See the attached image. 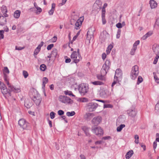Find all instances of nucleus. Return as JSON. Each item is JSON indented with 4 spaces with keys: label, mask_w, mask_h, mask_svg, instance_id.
Here are the masks:
<instances>
[{
    "label": "nucleus",
    "mask_w": 159,
    "mask_h": 159,
    "mask_svg": "<svg viewBox=\"0 0 159 159\" xmlns=\"http://www.w3.org/2000/svg\"><path fill=\"white\" fill-rule=\"evenodd\" d=\"M131 71L133 72L137 73V74H139V70L138 66L137 65H135L133 66L132 68Z\"/></svg>",
    "instance_id": "23"
},
{
    "label": "nucleus",
    "mask_w": 159,
    "mask_h": 159,
    "mask_svg": "<svg viewBox=\"0 0 159 159\" xmlns=\"http://www.w3.org/2000/svg\"><path fill=\"white\" fill-rule=\"evenodd\" d=\"M57 50H52L51 53L47 56L48 57L50 58L51 57L55 58L57 55Z\"/></svg>",
    "instance_id": "20"
},
{
    "label": "nucleus",
    "mask_w": 159,
    "mask_h": 159,
    "mask_svg": "<svg viewBox=\"0 0 159 159\" xmlns=\"http://www.w3.org/2000/svg\"><path fill=\"white\" fill-rule=\"evenodd\" d=\"M155 110L157 112H159V100L157 102L155 106Z\"/></svg>",
    "instance_id": "38"
},
{
    "label": "nucleus",
    "mask_w": 159,
    "mask_h": 159,
    "mask_svg": "<svg viewBox=\"0 0 159 159\" xmlns=\"http://www.w3.org/2000/svg\"><path fill=\"white\" fill-rule=\"evenodd\" d=\"M116 26L118 28H121L123 27L122 24H121V23H118L117 24H116Z\"/></svg>",
    "instance_id": "54"
},
{
    "label": "nucleus",
    "mask_w": 159,
    "mask_h": 159,
    "mask_svg": "<svg viewBox=\"0 0 159 159\" xmlns=\"http://www.w3.org/2000/svg\"><path fill=\"white\" fill-rule=\"evenodd\" d=\"M152 50L159 49V45L157 44H154L152 47Z\"/></svg>",
    "instance_id": "35"
},
{
    "label": "nucleus",
    "mask_w": 159,
    "mask_h": 159,
    "mask_svg": "<svg viewBox=\"0 0 159 159\" xmlns=\"http://www.w3.org/2000/svg\"><path fill=\"white\" fill-rule=\"evenodd\" d=\"M54 44H51L50 45H48L47 47V50H50L53 47Z\"/></svg>",
    "instance_id": "53"
},
{
    "label": "nucleus",
    "mask_w": 159,
    "mask_h": 159,
    "mask_svg": "<svg viewBox=\"0 0 159 159\" xmlns=\"http://www.w3.org/2000/svg\"><path fill=\"white\" fill-rule=\"evenodd\" d=\"M40 68L41 70L43 71H44L45 70L46 67L44 64H43L40 66Z\"/></svg>",
    "instance_id": "37"
},
{
    "label": "nucleus",
    "mask_w": 159,
    "mask_h": 159,
    "mask_svg": "<svg viewBox=\"0 0 159 159\" xmlns=\"http://www.w3.org/2000/svg\"><path fill=\"white\" fill-rule=\"evenodd\" d=\"M91 129L93 133L98 136H100L103 134V130L100 127L94 125L92 127Z\"/></svg>",
    "instance_id": "3"
},
{
    "label": "nucleus",
    "mask_w": 159,
    "mask_h": 159,
    "mask_svg": "<svg viewBox=\"0 0 159 159\" xmlns=\"http://www.w3.org/2000/svg\"><path fill=\"white\" fill-rule=\"evenodd\" d=\"M139 41L137 40L136 41L133 45V50H136L137 46L139 43Z\"/></svg>",
    "instance_id": "33"
},
{
    "label": "nucleus",
    "mask_w": 159,
    "mask_h": 159,
    "mask_svg": "<svg viewBox=\"0 0 159 159\" xmlns=\"http://www.w3.org/2000/svg\"><path fill=\"white\" fill-rule=\"evenodd\" d=\"M153 74H154V78L155 81H156V82L157 83H159V79L158 78L157 75L156 74H155L154 72L153 73Z\"/></svg>",
    "instance_id": "45"
},
{
    "label": "nucleus",
    "mask_w": 159,
    "mask_h": 159,
    "mask_svg": "<svg viewBox=\"0 0 159 159\" xmlns=\"http://www.w3.org/2000/svg\"><path fill=\"white\" fill-rule=\"evenodd\" d=\"M4 33V30H0V39H3L4 38L3 33Z\"/></svg>",
    "instance_id": "46"
},
{
    "label": "nucleus",
    "mask_w": 159,
    "mask_h": 159,
    "mask_svg": "<svg viewBox=\"0 0 159 159\" xmlns=\"http://www.w3.org/2000/svg\"><path fill=\"white\" fill-rule=\"evenodd\" d=\"M64 93L66 95H68L69 96H72L73 97H75V95H74L71 91L69 90H66L64 91Z\"/></svg>",
    "instance_id": "28"
},
{
    "label": "nucleus",
    "mask_w": 159,
    "mask_h": 159,
    "mask_svg": "<svg viewBox=\"0 0 159 159\" xmlns=\"http://www.w3.org/2000/svg\"><path fill=\"white\" fill-rule=\"evenodd\" d=\"M57 40V38L56 36H54L51 39L50 42H55Z\"/></svg>",
    "instance_id": "48"
},
{
    "label": "nucleus",
    "mask_w": 159,
    "mask_h": 159,
    "mask_svg": "<svg viewBox=\"0 0 159 159\" xmlns=\"http://www.w3.org/2000/svg\"><path fill=\"white\" fill-rule=\"evenodd\" d=\"M20 10H17L16 11L14 14V16L16 18H18L20 16Z\"/></svg>",
    "instance_id": "25"
},
{
    "label": "nucleus",
    "mask_w": 159,
    "mask_h": 159,
    "mask_svg": "<svg viewBox=\"0 0 159 159\" xmlns=\"http://www.w3.org/2000/svg\"><path fill=\"white\" fill-rule=\"evenodd\" d=\"M122 76V71L120 69H117L115 72L114 79L116 80H118V78L121 77Z\"/></svg>",
    "instance_id": "14"
},
{
    "label": "nucleus",
    "mask_w": 159,
    "mask_h": 159,
    "mask_svg": "<svg viewBox=\"0 0 159 159\" xmlns=\"http://www.w3.org/2000/svg\"><path fill=\"white\" fill-rule=\"evenodd\" d=\"M67 1V0H62V2L59 3V6H61L64 5L66 3Z\"/></svg>",
    "instance_id": "51"
},
{
    "label": "nucleus",
    "mask_w": 159,
    "mask_h": 159,
    "mask_svg": "<svg viewBox=\"0 0 159 159\" xmlns=\"http://www.w3.org/2000/svg\"><path fill=\"white\" fill-rule=\"evenodd\" d=\"M18 124L23 129H30V124L26 122L25 120L23 119H20L19 120Z\"/></svg>",
    "instance_id": "5"
},
{
    "label": "nucleus",
    "mask_w": 159,
    "mask_h": 159,
    "mask_svg": "<svg viewBox=\"0 0 159 159\" xmlns=\"http://www.w3.org/2000/svg\"><path fill=\"white\" fill-rule=\"evenodd\" d=\"M152 33H153L152 31H149L148 32L142 37V39L143 40L146 39L147 38L151 36L152 34Z\"/></svg>",
    "instance_id": "24"
},
{
    "label": "nucleus",
    "mask_w": 159,
    "mask_h": 159,
    "mask_svg": "<svg viewBox=\"0 0 159 159\" xmlns=\"http://www.w3.org/2000/svg\"><path fill=\"white\" fill-rule=\"evenodd\" d=\"M3 71L4 74H9V70L7 67H4Z\"/></svg>",
    "instance_id": "41"
},
{
    "label": "nucleus",
    "mask_w": 159,
    "mask_h": 159,
    "mask_svg": "<svg viewBox=\"0 0 159 159\" xmlns=\"http://www.w3.org/2000/svg\"><path fill=\"white\" fill-rule=\"evenodd\" d=\"M102 16H105L106 11L105 9L102 8Z\"/></svg>",
    "instance_id": "58"
},
{
    "label": "nucleus",
    "mask_w": 159,
    "mask_h": 159,
    "mask_svg": "<svg viewBox=\"0 0 159 159\" xmlns=\"http://www.w3.org/2000/svg\"><path fill=\"white\" fill-rule=\"evenodd\" d=\"M8 88H9V90H11L12 91H13L14 92H16V93L19 92L20 91V89H19L18 88H14L11 84L10 85V87H9V86H8Z\"/></svg>",
    "instance_id": "19"
},
{
    "label": "nucleus",
    "mask_w": 159,
    "mask_h": 159,
    "mask_svg": "<svg viewBox=\"0 0 159 159\" xmlns=\"http://www.w3.org/2000/svg\"><path fill=\"white\" fill-rule=\"evenodd\" d=\"M81 24H80V23L77 21L75 23V28L76 29H78V28L79 27V26H80Z\"/></svg>",
    "instance_id": "40"
},
{
    "label": "nucleus",
    "mask_w": 159,
    "mask_h": 159,
    "mask_svg": "<svg viewBox=\"0 0 159 159\" xmlns=\"http://www.w3.org/2000/svg\"><path fill=\"white\" fill-rule=\"evenodd\" d=\"M98 106L96 103H89L87 105V109L90 111H94Z\"/></svg>",
    "instance_id": "8"
},
{
    "label": "nucleus",
    "mask_w": 159,
    "mask_h": 159,
    "mask_svg": "<svg viewBox=\"0 0 159 159\" xmlns=\"http://www.w3.org/2000/svg\"><path fill=\"white\" fill-rule=\"evenodd\" d=\"M25 106L27 108H29L31 106V104H28L25 101Z\"/></svg>",
    "instance_id": "55"
},
{
    "label": "nucleus",
    "mask_w": 159,
    "mask_h": 159,
    "mask_svg": "<svg viewBox=\"0 0 159 159\" xmlns=\"http://www.w3.org/2000/svg\"><path fill=\"white\" fill-rule=\"evenodd\" d=\"M43 84L42 86V89L44 91V88L45 86V84L48 82V79L47 77H44L43 80Z\"/></svg>",
    "instance_id": "21"
},
{
    "label": "nucleus",
    "mask_w": 159,
    "mask_h": 159,
    "mask_svg": "<svg viewBox=\"0 0 159 159\" xmlns=\"http://www.w3.org/2000/svg\"><path fill=\"white\" fill-rule=\"evenodd\" d=\"M156 56L154 59L153 63L154 64H157L158 60V59L159 58V52L157 54H156Z\"/></svg>",
    "instance_id": "30"
},
{
    "label": "nucleus",
    "mask_w": 159,
    "mask_h": 159,
    "mask_svg": "<svg viewBox=\"0 0 159 159\" xmlns=\"http://www.w3.org/2000/svg\"><path fill=\"white\" fill-rule=\"evenodd\" d=\"M137 111L134 108H132L127 111V114L132 117H134L137 114Z\"/></svg>",
    "instance_id": "10"
},
{
    "label": "nucleus",
    "mask_w": 159,
    "mask_h": 159,
    "mask_svg": "<svg viewBox=\"0 0 159 159\" xmlns=\"http://www.w3.org/2000/svg\"><path fill=\"white\" fill-rule=\"evenodd\" d=\"M149 4L152 9L155 8L157 7V3L154 0H150Z\"/></svg>",
    "instance_id": "17"
},
{
    "label": "nucleus",
    "mask_w": 159,
    "mask_h": 159,
    "mask_svg": "<svg viewBox=\"0 0 159 159\" xmlns=\"http://www.w3.org/2000/svg\"><path fill=\"white\" fill-rule=\"evenodd\" d=\"M157 142L156 141H154L153 143V148L155 153H156L155 149L157 147Z\"/></svg>",
    "instance_id": "42"
},
{
    "label": "nucleus",
    "mask_w": 159,
    "mask_h": 159,
    "mask_svg": "<svg viewBox=\"0 0 159 159\" xmlns=\"http://www.w3.org/2000/svg\"><path fill=\"white\" fill-rule=\"evenodd\" d=\"M88 101V99L85 98H82L80 99V101L82 102H87Z\"/></svg>",
    "instance_id": "52"
},
{
    "label": "nucleus",
    "mask_w": 159,
    "mask_h": 159,
    "mask_svg": "<svg viewBox=\"0 0 159 159\" xmlns=\"http://www.w3.org/2000/svg\"><path fill=\"white\" fill-rule=\"evenodd\" d=\"M0 89L3 95L7 94L8 93V90L5 84L0 81Z\"/></svg>",
    "instance_id": "9"
},
{
    "label": "nucleus",
    "mask_w": 159,
    "mask_h": 159,
    "mask_svg": "<svg viewBox=\"0 0 159 159\" xmlns=\"http://www.w3.org/2000/svg\"><path fill=\"white\" fill-rule=\"evenodd\" d=\"M89 129V128L85 127L83 128V130L84 131L86 135L87 136H89V133H88Z\"/></svg>",
    "instance_id": "32"
},
{
    "label": "nucleus",
    "mask_w": 159,
    "mask_h": 159,
    "mask_svg": "<svg viewBox=\"0 0 159 159\" xmlns=\"http://www.w3.org/2000/svg\"><path fill=\"white\" fill-rule=\"evenodd\" d=\"M133 153L134 152L132 150L129 151L125 155V158L126 159H129L131 157Z\"/></svg>",
    "instance_id": "22"
},
{
    "label": "nucleus",
    "mask_w": 159,
    "mask_h": 159,
    "mask_svg": "<svg viewBox=\"0 0 159 159\" xmlns=\"http://www.w3.org/2000/svg\"><path fill=\"white\" fill-rule=\"evenodd\" d=\"M59 101L63 103L68 104H71L73 102V101L70 98L65 96H60L59 97Z\"/></svg>",
    "instance_id": "6"
},
{
    "label": "nucleus",
    "mask_w": 159,
    "mask_h": 159,
    "mask_svg": "<svg viewBox=\"0 0 159 159\" xmlns=\"http://www.w3.org/2000/svg\"><path fill=\"white\" fill-rule=\"evenodd\" d=\"M23 75L24 76V77L25 78H27V77L28 76V72L26 71H25V70L23 71Z\"/></svg>",
    "instance_id": "43"
},
{
    "label": "nucleus",
    "mask_w": 159,
    "mask_h": 159,
    "mask_svg": "<svg viewBox=\"0 0 159 159\" xmlns=\"http://www.w3.org/2000/svg\"><path fill=\"white\" fill-rule=\"evenodd\" d=\"M143 80V79L142 78L141 76H139L138 79L137 84H139L142 82Z\"/></svg>",
    "instance_id": "39"
},
{
    "label": "nucleus",
    "mask_w": 159,
    "mask_h": 159,
    "mask_svg": "<svg viewBox=\"0 0 159 159\" xmlns=\"http://www.w3.org/2000/svg\"><path fill=\"white\" fill-rule=\"evenodd\" d=\"M55 113L53 112H51L50 113V116L51 119H53L55 117Z\"/></svg>",
    "instance_id": "47"
},
{
    "label": "nucleus",
    "mask_w": 159,
    "mask_h": 159,
    "mask_svg": "<svg viewBox=\"0 0 159 159\" xmlns=\"http://www.w3.org/2000/svg\"><path fill=\"white\" fill-rule=\"evenodd\" d=\"M71 58L73 59L75 63L78 62L82 59L81 56L80 54L79 50H77V52L74 51L71 54Z\"/></svg>",
    "instance_id": "2"
},
{
    "label": "nucleus",
    "mask_w": 159,
    "mask_h": 159,
    "mask_svg": "<svg viewBox=\"0 0 159 159\" xmlns=\"http://www.w3.org/2000/svg\"><path fill=\"white\" fill-rule=\"evenodd\" d=\"M66 115L68 116H72L75 114V112L74 111H72L71 112H67L66 113Z\"/></svg>",
    "instance_id": "36"
},
{
    "label": "nucleus",
    "mask_w": 159,
    "mask_h": 159,
    "mask_svg": "<svg viewBox=\"0 0 159 159\" xmlns=\"http://www.w3.org/2000/svg\"><path fill=\"white\" fill-rule=\"evenodd\" d=\"M88 87L85 84H82L79 86L78 90L82 95H84L88 91Z\"/></svg>",
    "instance_id": "4"
},
{
    "label": "nucleus",
    "mask_w": 159,
    "mask_h": 159,
    "mask_svg": "<svg viewBox=\"0 0 159 159\" xmlns=\"http://www.w3.org/2000/svg\"><path fill=\"white\" fill-rule=\"evenodd\" d=\"M93 39V34L88 31L87 34V37L85 42L86 44H89L90 43L91 41H92Z\"/></svg>",
    "instance_id": "7"
},
{
    "label": "nucleus",
    "mask_w": 159,
    "mask_h": 159,
    "mask_svg": "<svg viewBox=\"0 0 159 159\" xmlns=\"http://www.w3.org/2000/svg\"><path fill=\"white\" fill-rule=\"evenodd\" d=\"M102 24L104 25L106 23V20L105 18V16H102Z\"/></svg>",
    "instance_id": "49"
},
{
    "label": "nucleus",
    "mask_w": 159,
    "mask_h": 159,
    "mask_svg": "<svg viewBox=\"0 0 159 159\" xmlns=\"http://www.w3.org/2000/svg\"><path fill=\"white\" fill-rule=\"evenodd\" d=\"M111 92L108 89L102 90L100 93V95L104 98H107L110 96Z\"/></svg>",
    "instance_id": "13"
},
{
    "label": "nucleus",
    "mask_w": 159,
    "mask_h": 159,
    "mask_svg": "<svg viewBox=\"0 0 159 159\" xmlns=\"http://www.w3.org/2000/svg\"><path fill=\"white\" fill-rule=\"evenodd\" d=\"M125 127V125L124 124H121L119 126L117 127V130L118 132L120 131L122 129Z\"/></svg>",
    "instance_id": "31"
},
{
    "label": "nucleus",
    "mask_w": 159,
    "mask_h": 159,
    "mask_svg": "<svg viewBox=\"0 0 159 159\" xmlns=\"http://www.w3.org/2000/svg\"><path fill=\"white\" fill-rule=\"evenodd\" d=\"M40 50H35L34 52V56L35 58H36V55L38 53Z\"/></svg>",
    "instance_id": "61"
},
{
    "label": "nucleus",
    "mask_w": 159,
    "mask_h": 159,
    "mask_svg": "<svg viewBox=\"0 0 159 159\" xmlns=\"http://www.w3.org/2000/svg\"><path fill=\"white\" fill-rule=\"evenodd\" d=\"M97 77L98 79L99 80H103L104 79V76L101 74L97 75Z\"/></svg>",
    "instance_id": "34"
},
{
    "label": "nucleus",
    "mask_w": 159,
    "mask_h": 159,
    "mask_svg": "<svg viewBox=\"0 0 159 159\" xmlns=\"http://www.w3.org/2000/svg\"><path fill=\"white\" fill-rule=\"evenodd\" d=\"M92 83L94 85H102L103 84V83L100 81H95L92 82Z\"/></svg>",
    "instance_id": "29"
},
{
    "label": "nucleus",
    "mask_w": 159,
    "mask_h": 159,
    "mask_svg": "<svg viewBox=\"0 0 159 159\" xmlns=\"http://www.w3.org/2000/svg\"><path fill=\"white\" fill-rule=\"evenodd\" d=\"M84 20V16H82L77 20V21L80 23V24H82L83 21Z\"/></svg>",
    "instance_id": "44"
},
{
    "label": "nucleus",
    "mask_w": 159,
    "mask_h": 159,
    "mask_svg": "<svg viewBox=\"0 0 159 159\" xmlns=\"http://www.w3.org/2000/svg\"><path fill=\"white\" fill-rule=\"evenodd\" d=\"M4 80L5 81V82L6 84H7L8 86H10V85L11 84H10L9 83L8 80V77L7 75L5 74L4 75Z\"/></svg>",
    "instance_id": "27"
},
{
    "label": "nucleus",
    "mask_w": 159,
    "mask_h": 159,
    "mask_svg": "<svg viewBox=\"0 0 159 159\" xmlns=\"http://www.w3.org/2000/svg\"><path fill=\"white\" fill-rule=\"evenodd\" d=\"M102 118L101 116H98L94 117L92 120V123L96 125H98L101 121Z\"/></svg>",
    "instance_id": "12"
},
{
    "label": "nucleus",
    "mask_w": 159,
    "mask_h": 159,
    "mask_svg": "<svg viewBox=\"0 0 159 159\" xmlns=\"http://www.w3.org/2000/svg\"><path fill=\"white\" fill-rule=\"evenodd\" d=\"M24 48H25V47H17V46H16L15 50H22Z\"/></svg>",
    "instance_id": "59"
},
{
    "label": "nucleus",
    "mask_w": 159,
    "mask_h": 159,
    "mask_svg": "<svg viewBox=\"0 0 159 159\" xmlns=\"http://www.w3.org/2000/svg\"><path fill=\"white\" fill-rule=\"evenodd\" d=\"M112 107L111 105V104H104V108H111Z\"/></svg>",
    "instance_id": "56"
},
{
    "label": "nucleus",
    "mask_w": 159,
    "mask_h": 159,
    "mask_svg": "<svg viewBox=\"0 0 159 159\" xmlns=\"http://www.w3.org/2000/svg\"><path fill=\"white\" fill-rule=\"evenodd\" d=\"M102 2L99 0H96L93 4V7H98L97 9H100L102 8Z\"/></svg>",
    "instance_id": "15"
},
{
    "label": "nucleus",
    "mask_w": 159,
    "mask_h": 159,
    "mask_svg": "<svg viewBox=\"0 0 159 159\" xmlns=\"http://www.w3.org/2000/svg\"><path fill=\"white\" fill-rule=\"evenodd\" d=\"M107 33V32L106 31H103L102 33H101L100 37L101 38H105V37H104L103 35L106 34Z\"/></svg>",
    "instance_id": "57"
},
{
    "label": "nucleus",
    "mask_w": 159,
    "mask_h": 159,
    "mask_svg": "<svg viewBox=\"0 0 159 159\" xmlns=\"http://www.w3.org/2000/svg\"><path fill=\"white\" fill-rule=\"evenodd\" d=\"M155 24L159 27V18L157 19Z\"/></svg>",
    "instance_id": "64"
},
{
    "label": "nucleus",
    "mask_w": 159,
    "mask_h": 159,
    "mask_svg": "<svg viewBox=\"0 0 159 159\" xmlns=\"http://www.w3.org/2000/svg\"><path fill=\"white\" fill-rule=\"evenodd\" d=\"M107 55L105 53H103L102 54V59L104 60L106 57Z\"/></svg>",
    "instance_id": "60"
},
{
    "label": "nucleus",
    "mask_w": 159,
    "mask_h": 159,
    "mask_svg": "<svg viewBox=\"0 0 159 159\" xmlns=\"http://www.w3.org/2000/svg\"><path fill=\"white\" fill-rule=\"evenodd\" d=\"M113 48V45L111 44L109 45L107 47V50H111Z\"/></svg>",
    "instance_id": "63"
},
{
    "label": "nucleus",
    "mask_w": 159,
    "mask_h": 159,
    "mask_svg": "<svg viewBox=\"0 0 159 159\" xmlns=\"http://www.w3.org/2000/svg\"><path fill=\"white\" fill-rule=\"evenodd\" d=\"M54 10L52 9H51L48 12V13L49 15H51L53 14Z\"/></svg>",
    "instance_id": "62"
},
{
    "label": "nucleus",
    "mask_w": 159,
    "mask_h": 159,
    "mask_svg": "<svg viewBox=\"0 0 159 159\" xmlns=\"http://www.w3.org/2000/svg\"><path fill=\"white\" fill-rule=\"evenodd\" d=\"M32 99L37 105H39L40 104L42 100L41 97L39 94L34 96Z\"/></svg>",
    "instance_id": "11"
},
{
    "label": "nucleus",
    "mask_w": 159,
    "mask_h": 159,
    "mask_svg": "<svg viewBox=\"0 0 159 159\" xmlns=\"http://www.w3.org/2000/svg\"><path fill=\"white\" fill-rule=\"evenodd\" d=\"M110 65V61L109 60H107L102 66L100 74L104 76L105 75L109 69Z\"/></svg>",
    "instance_id": "1"
},
{
    "label": "nucleus",
    "mask_w": 159,
    "mask_h": 159,
    "mask_svg": "<svg viewBox=\"0 0 159 159\" xmlns=\"http://www.w3.org/2000/svg\"><path fill=\"white\" fill-rule=\"evenodd\" d=\"M94 116L93 113H87L84 116V118L87 120H89L92 118Z\"/></svg>",
    "instance_id": "16"
},
{
    "label": "nucleus",
    "mask_w": 159,
    "mask_h": 159,
    "mask_svg": "<svg viewBox=\"0 0 159 159\" xmlns=\"http://www.w3.org/2000/svg\"><path fill=\"white\" fill-rule=\"evenodd\" d=\"M7 22V19L6 18L2 16H0V25H3L6 24Z\"/></svg>",
    "instance_id": "18"
},
{
    "label": "nucleus",
    "mask_w": 159,
    "mask_h": 159,
    "mask_svg": "<svg viewBox=\"0 0 159 159\" xmlns=\"http://www.w3.org/2000/svg\"><path fill=\"white\" fill-rule=\"evenodd\" d=\"M64 113V111L62 110H59L58 111V114L59 116L63 115Z\"/></svg>",
    "instance_id": "50"
},
{
    "label": "nucleus",
    "mask_w": 159,
    "mask_h": 159,
    "mask_svg": "<svg viewBox=\"0 0 159 159\" xmlns=\"http://www.w3.org/2000/svg\"><path fill=\"white\" fill-rule=\"evenodd\" d=\"M139 74H137V73L133 72H131L130 77L133 80H135L136 77L138 76Z\"/></svg>",
    "instance_id": "26"
}]
</instances>
